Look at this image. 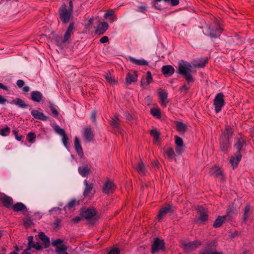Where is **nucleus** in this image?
Here are the masks:
<instances>
[{
    "mask_svg": "<svg viewBox=\"0 0 254 254\" xmlns=\"http://www.w3.org/2000/svg\"><path fill=\"white\" fill-rule=\"evenodd\" d=\"M137 75L136 72L133 73H128L126 78V81L127 84H129L131 82H135L137 80Z\"/></svg>",
    "mask_w": 254,
    "mask_h": 254,
    "instance_id": "obj_18",
    "label": "nucleus"
},
{
    "mask_svg": "<svg viewBox=\"0 0 254 254\" xmlns=\"http://www.w3.org/2000/svg\"><path fill=\"white\" fill-rule=\"evenodd\" d=\"M151 135L154 137V140L157 142L159 140V133L156 129H152L150 131Z\"/></svg>",
    "mask_w": 254,
    "mask_h": 254,
    "instance_id": "obj_42",
    "label": "nucleus"
},
{
    "mask_svg": "<svg viewBox=\"0 0 254 254\" xmlns=\"http://www.w3.org/2000/svg\"><path fill=\"white\" fill-rule=\"evenodd\" d=\"M224 96L221 93L217 94L214 100V106L216 113L221 110L222 108L224 106Z\"/></svg>",
    "mask_w": 254,
    "mask_h": 254,
    "instance_id": "obj_4",
    "label": "nucleus"
},
{
    "mask_svg": "<svg viewBox=\"0 0 254 254\" xmlns=\"http://www.w3.org/2000/svg\"><path fill=\"white\" fill-rule=\"evenodd\" d=\"M0 199L6 206H9L12 202V200L10 197L2 193H0Z\"/></svg>",
    "mask_w": 254,
    "mask_h": 254,
    "instance_id": "obj_28",
    "label": "nucleus"
},
{
    "mask_svg": "<svg viewBox=\"0 0 254 254\" xmlns=\"http://www.w3.org/2000/svg\"><path fill=\"white\" fill-rule=\"evenodd\" d=\"M115 190L114 184L110 181H107L103 187V191L105 193H112Z\"/></svg>",
    "mask_w": 254,
    "mask_h": 254,
    "instance_id": "obj_14",
    "label": "nucleus"
},
{
    "mask_svg": "<svg viewBox=\"0 0 254 254\" xmlns=\"http://www.w3.org/2000/svg\"><path fill=\"white\" fill-rule=\"evenodd\" d=\"M25 208V205L20 202L17 203L13 206V209L15 211H19L24 209Z\"/></svg>",
    "mask_w": 254,
    "mask_h": 254,
    "instance_id": "obj_38",
    "label": "nucleus"
},
{
    "mask_svg": "<svg viewBox=\"0 0 254 254\" xmlns=\"http://www.w3.org/2000/svg\"><path fill=\"white\" fill-rule=\"evenodd\" d=\"M74 28V24L73 23H71L65 33L64 35V39L63 40V42H65L68 41L73 33V30Z\"/></svg>",
    "mask_w": 254,
    "mask_h": 254,
    "instance_id": "obj_17",
    "label": "nucleus"
},
{
    "mask_svg": "<svg viewBox=\"0 0 254 254\" xmlns=\"http://www.w3.org/2000/svg\"><path fill=\"white\" fill-rule=\"evenodd\" d=\"M108 37L107 36H104L103 37H102L100 40V41L101 43H106L108 41Z\"/></svg>",
    "mask_w": 254,
    "mask_h": 254,
    "instance_id": "obj_59",
    "label": "nucleus"
},
{
    "mask_svg": "<svg viewBox=\"0 0 254 254\" xmlns=\"http://www.w3.org/2000/svg\"><path fill=\"white\" fill-rule=\"evenodd\" d=\"M164 248V243L163 240L156 238L152 245V253H155Z\"/></svg>",
    "mask_w": 254,
    "mask_h": 254,
    "instance_id": "obj_6",
    "label": "nucleus"
},
{
    "mask_svg": "<svg viewBox=\"0 0 254 254\" xmlns=\"http://www.w3.org/2000/svg\"><path fill=\"white\" fill-rule=\"evenodd\" d=\"M94 134L92 130L90 128L87 127L84 129V137L88 141H90L92 140Z\"/></svg>",
    "mask_w": 254,
    "mask_h": 254,
    "instance_id": "obj_22",
    "label": "nucleus"
},
{
    "mask_svg": "<svg viewBox=\"0 0 254 254\" xmlns=\"http://www.w3.org/2000/svg\"><path fill=\"white\" fill-rule=\"evenodd\" d=\"M222 32V29L220 27L217 28L216 30H214L213 28L207 27L205 28L204 33L206 35H209L212 37H217L219 36Z\"/></svg>",
    "mask_w": 254,
    "mask_h": 254,
    "instance_id": "obj_7",
    "label": "nucleus"
},
{
    "mask_svg": "<svg viewBox=\"0 0 254 254\" xmlns=\"http://www.w3.org/2000/svg\"><path fill=\"white\" fill-rule=\"evenodd\" d=\"M159 98L161 104L163 106H166L168 103L167 93L165 91H161L159 93Z\"/></svg>",
    "mask_w": 254,
    "mask_h": 254,
    "instance_id": "obj_19",
    "label": "nucleus"
},
{
    "mask_svg": "<svg viewBox=\"0 0 254 254\" xmlns=\"http://www.w3.org/2000/svg\"><path fill=\"white\" fill-rule=\"evenodd\" d=\"M32 251L30 248H27L22 253V254H31Z\"/></svg>",
    "mask_w": 254,
    "mask_h": 254,
    "instance_id": "obj_61",
    "label": "nucleus"
},
{
    "mask_svg": "<svg viewBox=\"0 0 254 254\" xmlns=\"http://www.w3.org/2000/svg\"><path fill=\"white\" fill-rule=\"evenodd\" d=\"M201 244V242L199 241H195L191 242L184 244V248L186 250H191L195 249L200 246Z\"/></svg>",
    "mask_w": 254,
    "mask_h": 254,
    "instance_id": "obj_15",
    "label": "nucleus"
},
{
    "mask_svg": "<svg viewBox=\"0 0 254 254\" xmlns=\"http://www.w3.org/2000/svg\"><path fill=\"white\" fill-rule=\"evenodd\" d=\"M32 248H34L37 250H40L41 248V246L38 243H37L36 244H34L32 246Z\"/></svg>",
    "mask_w": 254,
    "mask_h": 254,
    "instance_id": "obj_58",
    "label": "nucleus"
},
{
    "mask_svg": "<svg viewBox=\"0 0 254 254\" xmlns=\"http://www.w3.org/2000/svg\"><path fill=\"white\" fill-rule=\"evenodd\" d=\"M79 173L82 176L85 177L90 173V169L87 165H84L78 168Z\"/></svg>",
    "mask_w": 254,
    "mask_h": 254,
    "instance_id": "obj_29",
    "label": "nucleus"
},
{
    "mask_svg": "<svg viewBox=\"0 0 254 254\" xmlns=\"http://www.w3.org/2000/svg\"><path fill=\"white\" fill-rule=\"evenodd\" d=\"M241 158L242 155L240 154V152H237L233 156L231 157L230 159V162L234 168L237 166L238 164L241 161Z\"/></svg>",
    "mask_w": 254,
    "mask_h": 254,
    "instance_id": "obj_13",
    "label": "nucleus"
},
{
    "mask_svg": "<svg viewBox=\"0 0 254 254\" xmlns=\"http://www.w3.org/2000/svg\"><path fill=\"white\" fill-rule=\"evenodd\" d=\"M151 113L153 116L157 118L160 117V110L158 108H153L151 110Z\"/></svg>",
    "mask_w": 254,
    "mask_h": 254,
    "instance_id": "obj_45",
    "label": "nucleus"
},
{
    "mask_svg": "<svg viewBox=\"0 0 254 254\" xmlns=\"http://www.w3.org/2000/svg\"><path fill=\"white\" fill-rule=\"evenodd\" d=\"M244 144V141L243 139H239L238 142L235 145L236 148L238 150L237 152H240V151L242 149V147Z\"/></svg>",
    "mask_w": 254,
    "mask_h": 254,
    "instance_id": "obj_41",
    "label": "nucleus"
},
{
    "mask_svg": "<svg viewBox=\"0 0 254 254\" xmlns=\"http://www.w3.org/2000/svg\"><path fill=\"white\" fill-rule=\"evenodd\" d=\"M152 81V78L150 71L147 72L146 77L141 80V85L142 86L149 85Z\"/></svg>",
    "mask_w": 254,
    "mask_h": 254,
    "instance_id": "obj_23",
    "label": "nucleus"
},
{
    "mask_svg": "<svg viewBox=\"0 0 254 254\" xmlns=\"http://www.w3.org/2000/svg\"><path fill=\"white\" fill-rule=\"evenodd\" d=\"M210 173L211 175L215 176L217 177L222 178V171L217 167L211 168Z\"/></svg>",
    "mask_w": 254,
    "mask_h": 254,
    "instance_id": "obj_31",
    "label": "nucleus"
},
{
    "mask_svg": "<svg viewBox=\"0 0 254 254\" xmlns=\"http://www.w3.org/2000/svg\"><path fill=\"white\" fill-rule=\"evenodd\" d=\"M68 140V138L67 136H66V135H64V136H63L62 141H63V143L64 145V146L66 148H68V146H69Z\"/></svg>",
    "mask_w": 254,
    "mask_h": 254,
    "instance_id": "obj_48",
    "label": "nucleus"
},
{
    "mask_svg": "<svg viewBox=\"0 0 254 254\" xmlns=\"http://www.w3.org/2000/svg\"><path fill=\"white\" fill-rule=\"evenodd\" d=\"M69 10H71V11L72 12V7H73V5H72V2L71 1H69Z\"/></svg>",
    "mask_w": 254,
    "mask_h": 254,
    "instance_id": "obj_64",
    "label": "nucleus"
},
{
    "mask_svg": "<svg viewBox=\"0 0 254 254\" xmlns=\"http://www.w3.org/2000/svg\"><path fill=\"white\" fill-rule=\"evenodd\" d=\"M79 204V201H77L75 199L71 200L67 204V205L64 207L65 210L67 209H70Z\"/></svg>",
    "mask_w": 254,
    "mask_h": 254,
    "instance_id": "obj_35",
    "label": "nucleus"
},
{
    "mask_svg": "<svg viewBox=\"0 0 254 254\" xmlns=\"http://www.w3.org/2000/svg\"><path fill=\"white\" fill-rule=\"evenodd\" d=\"M96 214V210L93 208L83 209L81 211V216L86 219H90L95 216Z\"/></svg>",
    "mask_w": 254,
    "mask_h": 254,
    "instance_id": "obj_12",
    "label": "nucleus"
},
{
    "mask_svg": "<svg viewBox=\"0 0 254 254\" xmlns=\"http://www.w3.org/2000/svg\"><path fill=\"white\" fill-rule=\"evenodd\" d=\"M171 211V206L169 205H166L162 207L159 211V213L157 215V219L161 220L162 218L166 214L169 213Z\"/></svg>",
    "mask_w": 254,
    "mask_h": 254,
    "instance_id": "obj_16",
    "label": "nucleus"
},
{
    "mask_svg": "<svg viewBox=\"0 0 254 254\" xmlns=\"http://www.w3.org/2000/svg\"><path fill=\"white\" fill-rule=\"evenodd\" d=\"M207 61H203L199 64H194L191 65L189 63L185 61H181L179 63L178 72L184 75L187 83L189 84L193 81L191 75L193 67H202L205 66Z\"/></svg>",
    "mask_w": 254,
    "mask_h": 254,
    "instance_id": "obj_1",
    "label": "nucleus"
},
{
    "mask_svg": "<svg viewBox=\"0 0 254 254\" xmlns=\"http://www.w3.org/2000/svg\"><path fill=\"white\" fill-rule=\"evenodd\" d=\"M105 77L108 82L111 84H114L116 83V81L114 77H112L110 73H107L105 75Z\"/></svg>",
    "mask_w": 254,
    "mask_h": 254,
    "instance_id": "obj_39",
    "label": "nucleus"
},
{
    "mask_svg": "<svg viewBox=\"0 0 254 254\" xmlns=\"http://www.w3.org/2000/svg\"><path fill=\"white\" fill-rule=\"evenodd\" d=\"M135 169L140 174H144L145 171L144 165L142 162L138 163L137 166L135 167Z\"/></svg>",
    "mask_w": 254,
    "mask_h": 254,
    "instance_id": "obj_36",
    "label": "nucleus"
},
{
    "mask_svg": "<svg viewBox=\"0 0 254 254\" xmlns=\"http://www.w3.org/2000/svg\"><path fill=\"white\" fill-rule=\"evenodd\" d=\"M250 211V207L247 205L246 206L245 211H244V220H246L248 217V213Z\"/></svg>",
    "mask_w": 254,
    "mask_h": 254,
    "instance_id": "obj_51",
    "label": "nucleus"
},
{
    "mask_svg": "<svg viewBox=\"0 0 254 254\" xmlns=\"http://www.w3.org/2000/svg\"><path fill=\"white\" fill-rule=\"evenodd\" d=\"M50 108L53 116L55 117L58 116L59 113L53 104H50Z\"/></svg>",
    "mask_w": 254,
    "mask_h": 254,
    "instance_id": "obj_46",
    "label": "nucleus"
},
{
    "mask_svg": "<svg viewBox=\"0 0 254 254\" xmlns=\"http://www.w3.org/2000/svg\"><path fill=\"white\" fill-rule=\"evenodd\" d=\"M81 218H82V217L77 216V217H75L74 218H73L72 221L74 223H77L81 220Z\"/></svg>",
    "mask_w": 254,
    "mask_h": 254,
    "instance_id": "obj_60",
    "label": "nucleus"
},
{
    "mask_svg": "<svg viewBox=\"0 0 254 254\" xmlns=\"http://www.w3.org/2000/svg\"><path fill=\"white\" fill-rule=\"evenodd\" d=\"M166 153L168 157L170 159H172L173 157L175 156L174 151L173 149L171 148H168L166 150Z\"/></svg>",
    "mask_w": 254,
    "mask_h": 254,
    "instance_id": "obj_44",
    "label": "nucleus"
},
{
    "mask_svg": "<svg viewBox=\"0 0 254 254\" xmlns=\"http://www.w3.org/2000/svg\"><path fill=\"white\" fill-rule=\"evenodd\" d=\"M29 90H30L29 87L28 86H24L23 88V91L25 92H28L29 91Z\"/></svg>",
    "mask_w": 254,
    "mask_h": 254,
    "instance_id": "obj_62",
    "label": "nucleus"
},
{
    "mask_svg": "<svg viewBox=\"0 0 254 254\" xmlns=\"http://www.w3.org/2000/svg\"><path fill=\"white\" fill-rule=\"evenodd\" d=\"M119 121V119L118 117H115L114 119H113V121H112L111 125L114 127H118V121Z\"/></svg>",
    "mask_w": 254,
    "mask_h": 254,
    "instance_id": "obj_49",
    "label": "nucleus"
},
{
    "mask_svg": "<svg viewBox=\"0 0 254 254\" xmlns=\"http://www.w3.org/2000/svg\"><path fill=\"white\" fill-rule=\"evenodd\" d=\"M16 84L18 87L21 88L24 85V82L22 80H18L17 81Z\"/></svg>",
    "mask_w": 254,
    "mask_h": 254,
    "instance_id": "obj_57",
    "label": "nucleus"
},
{
    "mask_svg": "<svg viewBox=\"0 0 254 254\" xmlns=\"http://www.w3.org/2000/svg\"><path fill=\"white\" fill-rule=\"evenodd\" d=\"M232 133V131L231 127H227L223 136L220 138L221 148L222 150L225 151L227 149L229 146L228 139Z\"/></svg>",
    "mask_w": 254,
    "mask_h": 254,
    "instance_id": "obj_2",
    "label": "nucleus"
},
{
    "mask_svg": "<svg viewBox=\"0 0 254 254\" xmlns=\"http://www.w3.org/2000/svg\"><path fill=\"white\" fill-rule=\"evenodd\" d=\"M39 237L43 242V243L45 245V247H48L50 245V239L49 238L45 235L43 232H40L39 234Z\"/></svg>",
    "mask_w": 254,
    "mask_h": 254,
    "instance_id": "obj_30",
    "label": "nucleus"
},
{
    "mask_svg": "<svg viewBox=\"0 0 254 254\" xmlns=\"http://www.w3.org/2000/svg\"><path fill=\"white\" fill-rule=\"evenodd\" d=\"M52 245L56 247V252L58 254H67L66 248L61 239H57L52 242Z\"/></svg>",
    "mask_w": 254,
    "mask_h": 254,
    "instance_id": "obj_5",
    "label": "nucleus"
},
{
    "mask_svg": "<svg viewBox=\"0 0 254 254\" xmlns=\"http://www.w3.org/2000/svg\"><path fill=\"white\" fill-rule=\"evenodd\" d=\"M190 85L189 83H188V85H184L182 87L180 88V91L181 92H184L185 93L187 92L188 90L190 88Z\"/></svg>",
    "mask_w": 254,
    "mask_h": 254,
    "instance_id": "obj_52",
    "label": "nucleus"
},
{
    "mask_svg": "<svg viewBox=\"0 0 254 254\" xmlns=\"http://www.w3.org/2000/svg\"><path fill=\"white\" fill-rule=\"evenodd\" d=\"M11 104H15L21 108H25L27 107V105L25 104L24 102L20 99H16L12 101Z\"/></svg>",
    "mask_w": 254,
    "mask_h": 254,
    "instance_id": "obj_37",
    "label": "nucleus"
},
{
    "mask_svg": "<svg viewBox=\"0 0 254 254\" xmlns=\"http://www.w3.org/2000/svg\"><path fill=\"white\" fill-rule=\"evenodd\" d=\"M153 6L156 9L161 10L162 8L159 5V3L163 1L164 2H169L170 1L172 5H177L179 3V0H153Z\"/></svg>",
    "mask_w": 254,
    "mask_h": 254,
    "instance_id": "obj_10",
    "label": "nucleus"
},
{
    "mask_svg": "<svg viewBox=\"0 0 254 254\" xmlns=\"http://www.w3.org/2000/svg\"><path fill=\"white\" fill-rule=\"evenodd\" d=\"M10 132V128L8 127H5L0 129V134L3 136H7Z\"/></svg>",
    "mask_w": 254,
    "mask_h": 254,
    "instance_id": "obj_40",
    "label": "nucleus"
},
{
    "mask_svg": "<svg viewBox=\"0 0 254 254\" xmlns=\"http://www.w3.org/2000/svg\"><path fill=\"white\" fill-rule=\"evenodd\" d=\"M197 212L199 213V216L196 219V222L200 223L207 220V215L206 213L205 210L202 207H198Z\"/></svg>",
    "mask_w": 254,
    "mask_h": 254,
    "instance_id": "obj_8",
    "label": "nucleus"
},
{
    "mask_svg": "<svg viewBox=\"0 0 254 254\" xmlns=\"http://www.w3.org/2000/svg\"><path fill=\"white\" fill-rule=\"evenodd\" d=\"M137 8L136 11L140 12H144L147 9L146 7L143 5L138 6Z\"/></svg>",
    "mask_w": 254,
    "mask_h": 254,
    "instance_id": "obj_53",
    "label": "nucleus"
},
{
    "mask_svg": "<svg viewBox=\"0 0 254 254\" xmlns=\"http://www.w3.org/2000/svg\"><path fill=\"white\" fill-rule=\"evenodd\" d=\"M162 71L164 74L166 76H171L174 72V68L171 65H165L162 68Z\"/></svg>",
    "mask_w": 254,
    "mask_h": 254,
    "instance_id": "obj_20",
    "label": "nucleus"
},
{
    "mask_svg": "<svg viewBox=\"0 0 254 254\" xmlns=\"http://www.w3.org/2000/svg\"><path fill=\"white\" fill-rule=\"evenodd\" d=\"M31 114L36 119H41L43 121H46L47 117L45 116L42 113L40 112L37 110H33L31 111Z\"/></svg>",
    "mask_w": 254,
    "mask_h": 254,
    "instance_id": "obj_27",
    "label": "nucleus"
},
{
    "mask_svg": "<svg viewBox=\"0 0 254 254\" xmlns=\"http://www.w3.org/2000/svg\"><path fill=\"white\" fill-rule=\"evenodd\" d=\"M55 130L56 133L62 136L66 135L64 130L59 126H56L55 128Z\"/></svg>",
    "mask_w": 254,
    "mask_h": 254,
    "instance_id": "obj_43",
    "label": "nucleus"
},
{
    "mask_svg": "<svg viewBox=\"0 0 254 254\" xmlns=\"http://www.w3.org/2000/svg\"><path fill=\"white\" fill-rule=\"evenodd\" d=\"M129 61L134 64L138 65H148V62L143 60V59H139L137 60L132 57H129Z\"/></svg>",
    "mask_w": 254,
    "mask_h": 254,
    "instance_id": "obj_25",
    "label": "nucleus"
},
{
    "mask_svg": "<svg viewBox=\"0 0 254 254\" xmlns=\"http://www.w3.org/2000/svg\"><path fill=\"white\" fill-rule=\"evenodd\" d=\"M114 11L113 10H108L104 15V18H107L111 16L109 20L111 22H113L117 20V17L114 16Z\"/></svg>",
    "mask_w": 254,
    "mask_h": 254,
    "instance_id": "obj_33",
    "label": "nucleus"
},
{
    "mask_svg": "<svg viewBox=\"0 0 254 254\" xmlns=\"http://www.w3.org/2000/svg\"><path fill=\"white\" fill-rule=\"evenodd\" d=\"M35 137L34 133H33V132H29L28 133V138H27L28 141H29L31 143H33V142H34V141L35 140Z\"/></svg>",
    "mask_w": 254,
    "mask_h": 254,
    "instance_id": "obj_47",
    "label": "nucleus"
},
{
    "mask_svg": "<svg viewBox=\"0 0 254 254\" xmlns=\"http://www.w3.org/2000/svg\"><path fill=\"white\" fill-rule=\"evenodd\" d=\"M93 20H94V19L93 18H90V19H89L88 20H87L86 21V22L85 24L86 28L89 29L91 27V26L93 23Z\"/></svg>",
    "mask_w": 254,
    "mask_h": 254,
    "instance_id": "obj_50",
    "label": "nucleus"
},
{
    "mask_svg": "<svg viewBox=\"0 0 254 254\" xmlns=\"http://www.w3.org/2000/svg\"><path fill=\"white\" fill-rule=\"evenodd\" d=\"M120 251L118 248L112 249L108 253V254H119Z\"/></svg>",
    "mask_w": 254,
    "mask_h": 254,
    "instance_id": "obj_55",
    "label": "nucleus"
},
{
    "mask_svg": "<svg viewBox=\"0 0 254 254\" xmlns=\"http://www.w3.org/2000/svg\"><path fill=\"white\" fill-rule=\"evenodd\" d=\"M7 102V100L4 97L0 95V104L4 105Z\"/></svg>",
    "mask_w": 254,
    "mask_h": 254,
    "instance_id": "obj_56",
    "label": "nucleus"
},
{
    "mask_svg": "<svg viewBox=\"0 0 254 254\" xmlns=\"http://www.w3.org/2000/svg\"><path fill=\"white\" fill-rule=\"evenodd\" d=\"M175 137V144L176 145V152L178 154L181 155L184 151L183 139L178 136H176Z\"/></svg>",
    "mask_w": 254,
    "mask_h": 254,
    "instance_id": "obj_9",
    "label": "nucleus"
},
{
    "mask_svg": "<svg viewBox=\"0 0 254 254\" xmlns=\"http://www.w3.org/2000/svg\"><path fill=\"white\" fill-rule=\"evenodd\" d=\"M74 146L78 154L80 157H82L83 155V153L82 151L81 146L79 142V140L77 137H75Z\"/></svg>",
    "mask_w": 254,
    "mask_h": 254,
    "instance_id": "obj_24",
    "label": "nucleus"
},
{
    "mask_svg": "<svg viewBox=\"0 0 254 254\" xmlns=\"http://www.w3.org/2000/svg\"><path fill=\"white\" fill-rule=\"evenodd\" d=\"M31 99L33 101L39 102L42 98V94L39 91H35L31 93Z\"/></svg>",
    "mask_w": 254,
    "mask_h": 254,
    "instance_id": "obj_26",
    "label": "nucleus"
},
{
    "mask_svg": "<svg viewBox=\"0 0 254 254\" xmlns=\"http://www.w3.org/2000/svg\"><path fill=\"white\" fill-rule=\"evenodd\" d=\"M108 28V23L105 22H102L98 26L96 32L99 34H102L107 30Z\"/></svg>",
    "mask_w": 254,
    "mask_h": 254,
    "instance_id": "obj_21",
    "label": "nucleus"
},
{
    "mask_svg": "<svg viewBox=\"0 0 254 254\" xmlns=\"http://www.w3.org/2000/svg\"><path fill=\"white\" fill-rule=\"evenodd\" d=\"M176 127L177 130L181 133H184L187 130L186 126L182 122H177L176 123Z\"/></svg>",
    "mask_w": 254,
    "mask_h": 254,
    "instance_id": "obj_32",
    "label": "nucleus"
},
{
    "mask_svg": "<svg viewBox=\"0 0 254 254\" xmlns=\"http://www.w3.org/2000/svg\"><path fill=\"white\" fill-rule=\"evenodd\" d=\"M33 237L32 236H29L28 238V247L27 248H30V249L32 248V246L34 244L33 242Z\"/></svg>",
    "mask_w": 254,
    "mask_h": 254,
    "instance_id": "obj_54",
    "label": "nucleus"
},
{
    "mask_svg": "<svg viewBox=\"0 0 254 254\" xmlns=\"http://www.w3.org/2000/svg\"><path fill=\"white\" fill-rule=\"evenodd\" d=\"M60 18L64 23L69 21L72 14L71 10H67L65 4H63L59 10Z\"/></svg>",
    "mask_w": 254,
    "mask_h": 254,
    "instance_id": "obj_3",
    "label": "nucleus"
},
{
    "mask_svg": "<svg viewBox=\"0 0 254 254\" xmlns=\"http://www.w3.org/2000/svg\"><path fill=\"white\" fill-rule=\"evenodd\" d=\"M225 217H218L214 221L213 226L215 228L220 227L224 221Z\"/></svg>",
    "mask_w": 254,
    "mask_h": 254,
    "instance_id": "obj_34",
    "label": "nucleus"
},
{
    "mask_svg": "<svg viewBox=\"0 0 254 254\" xmlns=\"http://www.w3.org/2000/svg\"><path fill=\"white\" fill-rule=\"evenodd\" d=\"M84 184L85 188L84 190V195L85 196H91L94 193V190H93V185L92 184H89L86 180H84Z\"/></svg>",
    "mask_w": 254,
    "mask_h": 254,
    "instance_id": "obj_11",
    "label": "nucleus"
},
{
    "mask_svg": "<svg viewBox=\"0 0 254 254\" xmlns=\"http://www.w3.org/2000/svg\"><path fill=\"white\" fill-rule=\"evenodd\" d=\"M0 88H2L5 90H7L8 89L7 87L6 86L2 84L1 83H0Z\"/></svg>",
    "mask_w": 254,
    "mask_h": 254,
    "instance_id": "obj_63",
    "label": "nucleus"
}]
</instances>
